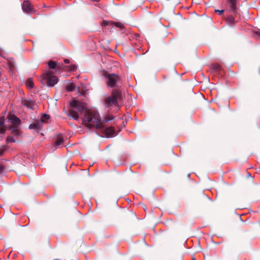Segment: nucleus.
<instances>
[{
  "mask_svg": "<svg viewBox=\"0 0 260 260\" xmlns=\"http://www.w3.org/2000/svg\"><path fill=\"white\" fill-rule=\"evenodd\" d=\"M79 114L83 115L82 124L89 128L98 130L103 122L98 111L88 110L85 103L74 99L70 103L68 115L77 120L79 118Z\"/></svg>",
  "mask_w": 260,
  "mask_h": 260,
  "instance_id": "1",
  "label": "nucleus"
},
{
  "mask_svg": "<svg viewBox=\"0 0 260 260\" xmlns=\"http://www.w3.org/2000/svg\"><path fill=\"white\" fill-rule=\"evenodd\" d=\"M122 99V92L120 90L114 89L112 95L106 99L105 104L107 107L114 105L118 107V102Z\"/></svg>",
  "mask_w": 260,
  "mask_h": 260,
  "instance_id": "2",
  "label": "nucleus"
},
{
  "mask_svg": "<svg viewBox=\"0 0 260 260\" xmlns=\"http://www.w3.org/2000/svg\"><path fill=\"white\" fill-rule=\"evenodd\" d=\"M106 79V85L108 88L116 87L121 82V78L116 74L106 73L104 75Z\"/></svg>",
  "mask_w": 260,
  "mask_h": 260,
  "instance_id": "3",
  "label": "nucleus"
},
{
  "mask_svg": "<svg viewBox=\"0 0 260 260\" xmlns=\"http://www.w3.org/2000/svg\"><path fill=\"white\" fill-rule=\"evenodd\" d=\"M110 120L111 119L103 120V122L100 124L101 125L99 127V128L98 129L99 132H102L105 137L108 138L112 137L115 133V131L113 127H108L105 125L106 123Z\"/></svg>",
  "mask_w": 260,
  "mask_h": 260,
  "instance_id": "4",
  "label": "nucleus"
},
{
  "mask_svg": "<svg viewBox=\"0 0 260 260\" xmlns=\"http://www.w3.org/2000/svg\"><path fill=\"white\" fill-rule=\"evenodd\" d=\"M7 118L8 121L14 125H19L21 122L20 119L14 114H9Z\"/></svg>",
  "mask_w": 260,
  "mask_h": 260,
  "instance_id": "5",
  "label": "nucleus"
},
{
  "mask_svg": "<svg viewBox=\"0 0 260 260\" xmlns=\"http://www.w3.org/2000/svg\"><path fill=\"white\" fill-rule=\"evenodd\" d=\"M22 10L26 13L30 12L32 11V8L30 2L28 1H24L22 6Z\"/></svg>",
  "mask_w": 260,
  "mask_h": 260,
  "instance_id": "6",
  "label": "nucleus"
},
{
  "mask_svg": "<svg viewBox=\"0 0 260 260\" xmlns=\"http://www.w3.org/2000/svg\"><path fill=\"white\" fill-rule=\"evenodd\" d=\"M42 125L43 120L36 123L30 124L29 126V128L30 129H36L37 131H40L42 128Z\"/></svg>",
  "mask_w": 260,
  "mask_h": 260,
  "instance_id": "7",
  "label": "nucleus"
},
{
  "mask_svg": "<svg viewBox=\"0 0 260 260\" xmlns=\"http://www.w3.org/2000/svg\"><path fill=\"white\" fill-rule=\"evenodd\" d=\"M58 81V78L55 76H52L49 78H48L47 80V85L49 86H53L55 85Z\"/></svg>",
  "mask_w": 260,
  "mask_h": 260,
  "instance_id": "8",
  "label": "nucleus"
},
{
  "mask_svg": "<svg viewBox=\"0 0 260 260\" xmlns=\"http://www.w3.org/2000/svg\"><path fill=\"white\" fill-rule=\"evenodd\" d=\"M63 143H64V138H63V136L60 135L55 142V147L56 148H59L60 145H62L63 144Z\"/></svg>",
  "mask_w": 260,
  "mask_h": 260,
  "instance_id": "9",
  "label": "nucleus"
},
{
  "mask_svg": "<svg viewBox=\"0 0 260 260\" xmlns=\"http://www.w3.org/2000/svg\"><path fill=\"white\" fill-rule=\"evenodd\" d=\"M228 4L230 9L233 12H235L237 9L236 0H228Z\"/></svg>",
  "mask_w": 260,
  "mask_h": 260,
  "instance_id": "10",
  "label": "nucleus"
},
{
  "mask_svg": "<svg viewBox=\"0 0 260 260\" xmlns=\"http://www.w3.org/2000/svg\"><path fill=\"white\" fill-rule=\"evenodd\" d=\"M22 104L24 106L30 109L33 108L34 106V103L32 101H22Z\"/></svg>",
  "mask_w": 260,
  "mask_h": 260,
  "instance_id": "11",
  "label": "nucleus"
},
{
  "mask_svg": "<svg viewBox=\"0 0 260 260\" xmlns=\"http://www.w3.org/2000/svg\"><path fill=\"white\" fill-rule=\"evenodd\" d=\"M75 88H76V86L73 83L68 84V85H67V86L66 87V89L67 91H72L74 90L75 89Z\"/></svg>",
  "mask_w": 260,
  "mask_h": 260,
  "instance_id": "12",
  "label": "nucleus"
},
{
  "mask_svg": "<svg viewBox=\"0 0 260 260\" xmlns=\"http://www.w3.org/2000/svg\"><path fill=\"white\" fill-rule=\"evenodd\" d=\"M12 133L14 135V136L16 137L20 136L21 134V132H20L17 128V126L12 128Z\"/></svg>",
  "mask_w": 260,
  "mask_h": 260,
  "instance_id": "13",
  "label": "nucleus"
},
{
  "mask_svg": "<svg viewBox=\"0 0 260 260\" xmlns=\"http://www.w3.org/2000/svg\"><path fill=\"white\" fill-rule=\"evenodd\" d=\"M212 72H219L221 70V67L218 64H214L211 67Z\"/></svg>",
  "mask_w": 260,
  "mask_h": 260,
  "instance_id": "14",
  "label": "nucleus"
},
{
  "mask_svg": "<svg viewBox=\"0 0 260 260\" xmlns=\"http://www.w3.org/2000/svg\"><path fill=\"white\" fill-rule=\"evenodd\" d=\"M226 22L229 24H233L235 23V18L233 16H229L226 18Z\"/></svg>",
  "mask_w": 260,
  "mask_h": 260,
  "instance_id": "15",
  "label": "nucleus"
},
{
  "mask_svg": "<svg viewBox=\"0 0 260 260\" xmlns=\"http://www.w3.org/2000/svg\"><path fill=\"white\" fill-rule=\"evenodd\" d=\"M48 66L51 69H54L56 67V63L53 61H49L48 63Z\"/></svg>",
  "mask_w": 260,
  "mask_h": 260,
  "instance_id": "16",
  "label": "nucleus"
},
{
  "mask_svg": "<svg viewBox=\"0 0 260 260\" xmlns=\"http://www.w3.org/2000/svg\"><path fill=\"white\" fill-rule=\"evenodd\" d=\"M26 84L27 87L29 88H31L34 87V83L31 79H28L26 82Z\"/></svg>",
  "mask_w": 260,
  "mask_h": 260,
  "instance_id": "17",
  "label": "nucleus"
},
{
  "mask_svg": "<svg viewBox=\"0 0 260 260\" xmlns=\"http://www.w3.org/2000/svg\"><path fill=\"white\" fill-rule=\"evenodd\" d=\"M6 142H7V143H9V142H12V143H14V142H15V139L13 138V137H12V136H8V137L7 138Z\"/></svg>",
  "mask_w": 260,
  "mask_h": 260,
  "instance_id": "18",
  "label": "nucleus"
},
{
  "mask_svg": "<svg viewBox=\"0 0 260 260\" xmlns=\"http://www.w3.org/2000/svg\"><path fill=\"white\" fill-rule=\"evenodd\" d=\"M5 122V118L4 117H0V129L1 128H4L3 126Z\"/></svg>",
  "mask_w": 260,
  "mask_h": 260,
  "instance_id": "19",
  "label": "nucleus"
},
{
  "mask_svg": "<svg viewBox=\"0 0 260 260\" xmlns=\"http://www.w3.org/2000/svg\"><path fill=\"white\" fill-rule=\"evenodd\" d=\"M114 24L115 26H116L117 27H118V28H122L123 27V24L122 23L119 22H115Z\"/></svg>",
  "mask_w": 260,
  "mask_h": 260,
  "instance_id": "20",
  "label": "nucleus"
},
{
  "mask_svg": "<svg viewBox=\"0 0 260 260\" xmlns=\"http://www.w3.org/2000/svg\"><path fill=\"white\" fill-rule=\"evenodd\" d=\"M49 116L46 114H44L43 115V117L41 119V120H43V122L45 121V120L48 119L49 118Z\"/></svg>",
  "mask_w": 260,
  "mask_h": 260,
  "instance_id": "21",
  "label": "nucleus"
},
{
  "mask_svg": "<svg viewBox=\"0 0 260 260\" xmlns=\"http://www.w3.org/2000/svg\"><path fill=\"white\" fill-rule=\"evenodd\" d=\"M52 72H51V71H46V73H45V75H46V76L47 77H48V78H49V77H51V76H52Z\"/></svg>",
  "mask_w": 260,
  "mask_h": 260,
  "instance_id": "22",
  "label": "nucleus"
},
{
  "mask_svg": "<svg viewBox=\"0 0 260 260\" xmlns=\"http://www.w3.org/2000/svg\"><path fill=\"white\" fill-rule=\"evenodd\" d=\"M4 167L3 165H0V174H2L4 171Z\"/></svg>",
  "mask_w": 260,
  "mask_h": 260,
  "instance_id": "23",
  "label": "nucleus"
},
{
  "mask_svg": "<svg viewBox=\"0 0 260 260\" xmlns=\"http://www.w3.org/2000/svg\"><path fill=\"white\" fill-rule=\"evenodd\" d=\"M215 12L219 13V14H221L223 13L224 10H215Z\"/></svg>",
  "mask_w": 260,
  "mask_h": 260,
  "instance_id": "24",
  "label": "nucleus"
},
{
  "mask_svg": "<svg viewBox=\"0 0 260 260\" xmlns=\"http://www.w3.org/2000/svg\"><path fill=\"white\" fill-rule=\"evenodd\" d=\"M5 132V129L4 128H1L0 129V134H3Z\"/></svg>",
  "mask_w": 260,
  "mask_h": 260,
  "instance_id": "25",
  "label": "nucleus"
},
{
  "mask_svg": "<svg viewBox=\"0 0 260 260\" xmlns=\"http://www.w3.org/2000/svg\"><path fill=\"white\" fill-rule=\"evenodd\" d=\"M4 152V150L3 149H0V156H1L2 155H3V153Z\"/></svg>",
  "mask_w": 260,
  "mask_h": 260,
  "instance_id": "26",
  "label": "nucleus"
},
{
  "mask_svg": "<svg viewBox=\"0 0 260 260\" xmlns=\"http://www.w3.org/2000/svg\"><path fill=\"white\" fill-rule=\"evenodd\" d=\"M247 177L250 178L251 177V174L250 173L247 172Z\"/></svg>",
  "mask_w": 260,
  "mask_h": 260,
  "instance_id": "27",
  "label": "nucleus"
},
{
  "mask_svg": "<svg viewBox=\"0 0 260 260\" xmlns=\"http://www.w3.org/2000/svg\"><path fill=\"white\" fill-rule=\"evenodd\" d=\"M64 61L66 63H69L70 62V60L68 59H65Z\"/></svg>",
  "mask_w": 260,
  "mask_h": 260,
  "instance_id": "28",
  "label": "nucleus"
},
{
  "mask_svg": "<svg viewBox=\"0 0 260 260\" xmlns=\"http://www.w3.org/2000/svg\"><path fill=\"white\" fill-rule=\"evenodd\" d=\"M76 67L75 66H73L72 67V70H75L76 69Z\"/></svg>",
  "mask_w": 260,
  "mask_h": 260,
  "instance_id": "29",
  "label": "nucleus"
},
{
  "mask_svg": "<svg viewBox=\"0 0 260 260\" xmlns=\"http://www.w3.org/2000/svg\"><path fill=\"white\" fill-rule=\"evenodd\" d=\"M84 173L85 174H87V173H87V172H86V171H84Z\"/></svg>",
  "mask_w": 260,
  "mask_h": 260,
  "instance_id": "30",
  "label": "nucleus"
},
{
  "mask_svg": "<svg viewBox=\"0 0 260 260\" xmlns=\"http://www.w3.org/2000/svg\"><path fill=\"white\" fill-rule=\"evenodd\" d=\"M187 177H190V174H188L187 175Z\"/></svg>",
  "mask_w": 260,
  "mask_h": 260,
  "instance_id": "31",
  "label": "nucleus"
},
{
  "mask_svg": "<svg viewBox=\"0 0 260 260\" xmlns=\"http://www.w3.org/2000/svg\"><path fill=\"white\" fill-rule=\"evenodd\" d=\"M81 243H83L82 240H81Z\"/></svg>",
  "mask_w": 260,
  "mask_h": 260,
  "instance_id": "32",
  "label": "nucleus"
}]
</instances>
